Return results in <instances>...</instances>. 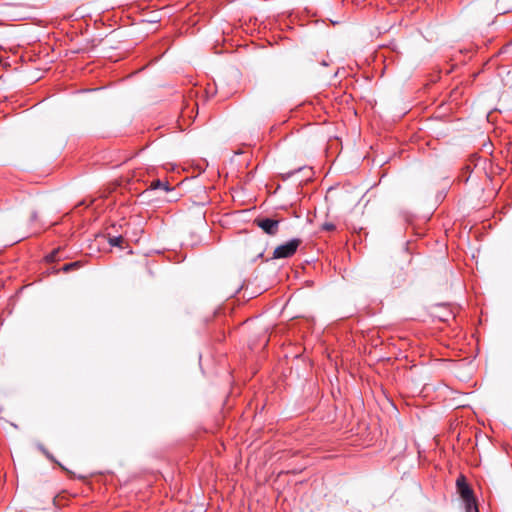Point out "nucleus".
Returning a JSON list of instances; mask_svg holds the SVG:
<instances>
[{
	"label": "nucleus",
	"instance_id": "nucleus-7",
	"mask_svg": "<svg viewBox=\"0 0 512 512\" xmlns=\"http://www.w3.org/2000/svg\"><path fill=\"white\" fill-rule=\"evenodd\" d=\"M322 228L326 231H333L335 230L336 226L331 222H326L323 224Z\"/></svg>",
	"mask_w": 512,
	"mask_h": 512
},
{
	"label": "nucleus",
	"instance_id": "nucleus-11",
	"mask_svg": "<svg viewBox=\"0 0 512 512\" xmlns=\"http://www.w3.org/2000/svg\"><path fill=\"white\" fill-rule=\"evenodd\" d=\"M36 217H37L36 212H33V213H32V216H31V219H32V220H35V219H36Z\"/></svg>",
	"mask_w": 512,
	"mask_h": 512
},
{
	"label": "nucleus",
	"instance_id": "nucleus-10",
	"mask_svg": "<svg viewBox=\"0 0 512 512\" xmlns=\"http://www.w3.org/2000/svg\"><path fill=\"white\" fill-rule=\"evenodd\" d=\"M294 173H295V171H291V172H289V173H287V174H284V175H283V179H287V178H289V177H290V176H292Z\"/></svg>",
	"mask_w": 512,
	"mask_h": 512
},
{
	"label": "nucleus",
	"instance_id": "nucleus-5",
	"mask_svg": "<svg viewBox=\"0 0 512 512\" xmlns=\"http://www.w3.org/2000/svg\"><path fill=\"white\" fill-rule=\"evenodd\" d=\"M78 267H80V262L79 261H75V262H71V263L65 264L62 267V271L69 272V271L74 270V269H76Z\"/></svg>",
	"mask_w": 512,
	"mask_h": 512
},
{
	"label": "nucleus",
	"instance_id": "nucleus-9",
	"mask_svg": "<svg viewBox=\"0 0 512 512\" xmlns=\"http://www.w3.org/2000/svg\"><path fill=\"white\" fill-rule=\"evenodd\" d=\"M40 449L49 459H53V457L49 454V452L44 447L40 446Z\"/></svg>",
	"mask_w": 512,
	"mask_h": 512
},
{
	"label": "nucleus",
	"instance_id": "nucleus-1",
	"mask_svg": "<svg viewBox=\"0 0 512 512\" xmlns=\"http://www.w3.org/2000/svg\"><path fill=\"white\" fill-rule=\"evenodd\" d=\"M456 484L458 492L465 502L466 512H478V507L473 495V491L466 483L465 478L463 476L458 478Z\"/></svg>",
	"mask_w": 512,
	"mask_h": 512
},
{
	"label": "nucleus",
	"instance_id": "nucleus-2",
	"mask_svg": "<svg viewBox=\"0 0 512 512\" xmlns=\"http://www.w3.org/2000/svg\"><path fill=\"white\" fill-rule=\"evenodd\" d=\"M300 244H301L300 239L293 238V239L289 240L288 242H286L282 245H279L278 247L275 248V250L273 252V258L274 259H282V258L292 257L296 253Z\"/></svg>",
	"mask_w": 512,
	"mask_h": 512
},
{
	"label": "nucleus",
	"instance_id": "nucleus-6",
	"mask_svg": "<svg viewBox=\"0 0 512 512\" xmlns=\"http://www.w3.org/2000/svg\"><path fill=\"white\" fill-rule=\"evenodd\" d=\"M122 242H123L122 236H114V237L109 238V244L111 246H115V247L121 246Z\"/></svg>",
	"mask_w": 512,
	"mask_h": 512
},
{
	"label": "nucleus",
	"instance_id": "nucleus-4",
	"mask_svg": "<svg viewBox=\"0 0 512 512\" xmlns=\"http://www.w3.org/2000/svg\"><path fill=\"white\" fill-rule=\"evenodd\" d=\"M152 189H163L164 191H170V187L168 182H162L160 180H155L151 183Z\"/></svg>",
	"mask_w": 512,
	"mask_h": 512
},
{
	"label": "nucleus",
	"instance_id": "nucleus-8",
	"mask_svg": "<svg viewBox=\"0 0 512 512\" xmlns=\"http://www.w3.org/2000/svg\"><path fill=\"white\" fill-rule=\"evenodd\" d=\"M56 254H57V251H54L52 252L51 254H49L46 258L48 261H54L56 259Z\"/></svg>",
	"mask_w": 512,
	"mask_h": 512
},
{
	"label": "nucleus",
	"instance_id": "nucleus-3",
	"mask_svg": "<svg viewBox=\"0 0 512 512\" xmlns=\"http://www.w3.org/2000/svg\"><path fill=\"white\" fill-rule=\"evenodd\" d=\"M254 223L268 235H276L279 230V220L272 218H256Z\"/></svg>",
	"mask_w": 512,
	"mask_h": 512
}]
</instances>
